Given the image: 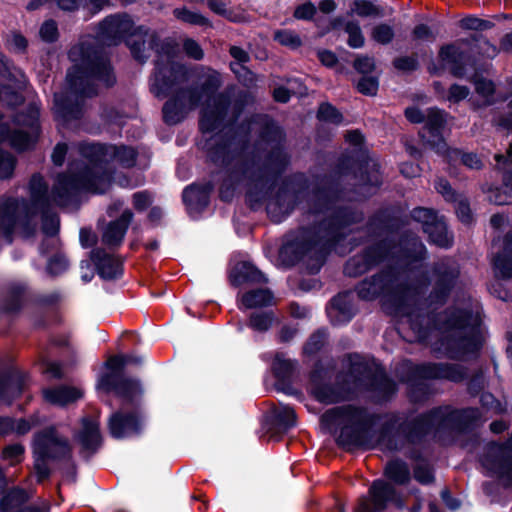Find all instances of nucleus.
Wrapping results in <instances>:
<instances>
[{"mask_svg":"<svg viewBox=\"0 0 512 512\" xmlns=\"http://www.w3.org/2000/svg\"><path fill=\"white\" fill-rule=\"evenodd\" d=\"M399 271L387 266L370 277H365L355 286V292L362 301L381 298L384 311L391 315L408 318L411 330L419 342H425L433 331H465L467 334L447 338L448 348L461 354H477L482 349L480 332L481 319L470 308L446 309L443 313L435 309L428 312L410 303L414 288L406 281L398 282Z\"/></svg>","mask_w":512,"mask_h":512,"instance_id":"f257e3e1","label":"nucleus"},{"mask_svg":"<svg viewBox=\"0 0 512 512\" xmlns=\"http://www.w3.org/2000/svg\"><path fill=\"white\" fill-rule=\"evenodd\" d=\"M96 82L106 88L117 83L110 55L101 47L82 45L80 59L68 68L66 88L54 94V118L63 126L84 116L85 101L98 95Z\"/></svg>","mask_w":512,"mask_h":512,"instance_id":"f03ea898","label":"nucleus"},{"mask_svg":"<svg viewBox=\"0 0 512 512\" xmlns=\"http://www.w3.org/2000/svg\"><path fill=\"white\" fill-rule=\"evenodd\" d=\"M79 152L85 160L70 162L52 187L53 200L60 207L71 204L82 192L104 194L111 185L112 174L107 168L110 144L81 143Z\"/></svg>","mask_w":512,"mask_h":512,"instance_id":"7ed1b4c3","label":"nucleus"},{"mask_svg":"<svg viewBox=\"0 0 512 512\" xmlns=\"http://www.w3.org/2000/svg\"><path fill=\"white\" fill-rule=\"evenodd\" d=\"M345 139L353 148L339 156L336 170L340 175H351L356 181L354 192L368 199L382 186L380 165L372 161L369 150L365 147V137L360 130L348 131Z\"/></svg>","mask_w":512,"mask_h":512,"instance_id":"20e7f679","label":"nucleus"},{"mask_svg":"<svg viewBox=\"0 0 512 512\" xmlns=\"http://www.w3.org/2000/svg\"><path fill=\"white\" fill-rule=\"evenodd\" d=\"M384 479H375L367 493L357 499L353 512H386L390 505L398 510L405 508V501L400 491L393 485H406L411 480L408 464L401 458L387 462L384 468Z\"/></svg>","mask_w":512,"mask_h":512,"instance_id":"39448f33","label":"nucleus"},{"mask_svg":"<svg viewBox=\"0 0 512 512\" xmlns=\"http://www.w3.org/2000/svg\"><path fill=\"white\" fill-rule=\"evenodd\" d=\"M340 418L343 419L344 424L335 440L337 446L345 451H350L352 448L368 447L380 416L369 412L364 407L349 405L327 410L321 416V422L332 424Z\"/></svg>","mask_w":512,"mask_h":512,"instance_id":"423d86ee","label":"nucleus"},{"mask_svg":"<svg viewBox=\"0 0 512 512\" xmlns=\"http://www.w3.org/2000/svg\"><path fill=\"white\" fill-rule=\"evenodd\" d=\"M323 245L322 235L318 234L312 224L301 226L284 235L279 258L285 267L292 268L309 256L313 263L307 268L311 275H315L320 272L330 253Z\"/></svg>","mask_w":512,"mask_h":512,"instance_id":"0eeeda50","label":"nucleus"},{"mask_svg":"<svg viewBox=\"0 0 512 512\" xmlns=\"http://www.w3.org/2000/svg\"><path fill=\"white\" fill-rule=\"evenodd\" d=\"M439 414L440 407H434L400 423L394 416L380 426L378 442L390 451H399L405 443H420L433 430L441 429Z\"/></svg>","mask_w":512,"mask_h":512,"instance_id":"6e6552de","label":"nucleus"},{"mask_svg":"<svg viewBox=\"0 0 512 512\" xmlns=\"http://www.w3.org/2000/svg\"><path fill=\"white\" fill-rule=\"evenodd\" d=\"M258 137L271 148L264 154L261 163L258 164V172L252 174V179L261 187L267 183L271 186L279 181L290 164V156L284 148L286 133L273 118H268L260 126Z\"/></svg>","mask_w":512,"mask_h":512,"instance_id":"1a4fd4ad","label":"nucleus"},{"mask_svg":"<svg viewBox=\"0 0 512 512\" xmlns=\"http://www.w3.org/2000/svg\"><path fill=\"white\" fill-rule=\"evenodd\" d=\"M310 188L311 181L304 172L283 177L265 201L270 220L275 224L285 221L306 199Z\"/></svg>","mask_w":512,"mask_h":512,"instance_id":"9d476101","label":"nucleus"},{"mask_svg":"<svg viewBox=\"0 0 512 512\" xmlns=\"http://www.w3.org/2000/svg\"><path fill=\"white\" fill-rule=\"evenodd\" d=\"M347 376L356 388L374 394L379 401L388 402L397 392L396 382L387 374L382 364L369 363L358 353L349 354Z\"/></svg>","mask_w":512,"mask_h":512,"instance_id":"9b49d317","label":"nucleus"},{"mask_svg":"<svg viewBox=\"0 0 512 512\" xmlns=\"http://www.w3.org/2000/svg\"><path fill=\"white\" fill-rule=\"evenodd\" d=\"M33 458L37 482L42 483L52 474L47 462L71 461L72 446L67 437L60 436L55 425H49L34 434Z\"/></svg>","mask_w":512,"mask_h":512,"instance_id":"f8f14e48","label":"nucleus"},{"mask_svg":"<svg viewBox=\"0 0 512 512\" xmlns=\"http://www.w3.org/2000/svg\"><path fill=\"white\" fill-rule=\"evenodd\" d=\"M329 213L320 221L312 223L319 235H322L323 246L331 251L337 244L343 241L347 233L346 229L352 225L364 221V213L349 205L333 206Z\"/></svg>","mask_w":512,"mask_h":512,"instance_id":"ddd939ff","label":"nucleus"},{"mask_svg":"<svg viewBox=\"0 0 512 512\" xmlns=\"http://www.w3.org/2000/svg\"><path fill=\"white\" fill-rule=\"evenodd\" d=\"M241 129L242 126L239 125H228L207 139L203 147L207 161L223 168L231 166L236 157L232 146L234 144L245 146L248 143V132L246 131L241 137Z\"/></svg>","mask_w":512,"mask_h":512,"instance_id":"4468645a","label":"nucleus"},{"mask_svg":"<svg viewBox=\"0 0 512 512\" xmlns=\"http://www.w3.org/2000/svg\"><path fill=\"white\" fill-rule=\"evenodd\" d=\"M337 170L333 173L320 174L315 176V184L309 193L311 198L308 201V209L312 215L327 213L335 203L342 200L345 188Z\"/></svg>","mask_w":512,"mask_h":512,"instance_id":"2eb2a0df","label":"nucleus"},{"mask_svg":"<svg viewBox=\"0 0 512 512\" xmlns=\"http://www.w3.org/2000/svg\"><path fill=\"white\" fill-rule=\"evenodd\" d=\"M226 169V176L223 180L229 181V183L239 186L243 180H247V189L245 193V202L249 208L253 211L258 210L265 204L267 197L274 190L277 182L273 185L267 183L261 187L256 180H253L252 174L258 172V165L255 169H249L247 162H241L232 167L228 166Z\"/></svg>","mask_w":512,"mask_h":512,"instance_id":"dca6fc26","label":"nucleus"},{"mask_svg":"<svg viewBox=\"0 0 512 512\" xmlns=\"http://www.w3.org/2000/svg\"><path fill=\"white\" fill-rule=\"evenodd\" d=\"M36 211L28 207V201L16 197H7L0 202V230L3 236L12 241L15 228L20 225L25 230L30 227Z\"/></svg>","mask_w":512,"mask_h":512,"instance_id":"f3484780","label":"nucleus"},{"mask_svg":"<svg viewBox=\"0 0 512 512\" xmlns=\"http://www.w3.org/2000/svg\"><path fill=\"white\" fill-rule=\"evenodd\" d=\"M152 91L158 98L168 97L174 88L188 81V68L175 60L155 59Z\"/></svg>","mask_w":512,"mask_h":512,"instance_id":"a211bd4d","label":"nucleus"},{"mask_svg":"<svg viewBox=\"0 0 512 512\" xmlns=\"http://www.w3.org/2000/svg\"><path fill=\"white\" fill-rule=\"evenodd\" d=\"M432 274L434 284L425 301L427 307H435L436 309L448 302L456 286L460 271L458 268L446 263H438L433 266Z\"/></svg>","mask_w":512,"mask_h":512,"instance_id":"6ab92c4d","label":"nucleus"},{"mask_svg":"<svg viewBox=\"0 0 512 512\" xmlns=\"http://www.w3.org/2000/svg\"><path fill=\"white\" fill-rule=\"evenodd\" d=\"M440 65L431 62L428 72L433 76H440L447 65H450V73L456 78H463L466 74V66L474 67L476 62L454 43L444 44L438 52Z\"/></svg>","mask_w":512,"mask_h":512,"instance_id":"aec40b11","label":"nucleus"},{"mask_svg":"<svg viewBox=\"0 0 512 512\" xmlns=\"http://www.w3.org/2000/svg\"><path fill=\"white\" fill-rule=\"evenodd\" d=\"M310 394L322 404H335L342 397L338 387L329 382V370L321 359H317L308 375Z\"/></svg>","mask_w":512,"mask_h":512,"instance_id":"412c9836","label":"nucleus"},{"mask_svg":"<svg viewBox=\"0 0 512 512\" xmlns=\"http://www.w3.org/2000/svg\"><path fill=\"white\" fill-rule=\"evenodd\" d=\"M116 375H102L98 381V388L106 393L114 392L117 397L122 399L124 405L132 407H141L140 398L143 389L140 380L128 378L124 375L115 380Z\"/></svg>","mask_w":512,"mask_h":512,"instance_id":"4be33fe9","label":"nucleus"},{"mask_svg":"<svg viewBox=\"0 0 512 512\" xmlns=\"http://www.w3.org/2000/svg\"><path fill=\"white\" fill-rule=\"evenodd\" d=\"M144 414L141 407H133L132 411H116L108 420L109 434L114 439L139 436L143 431Z\"/></svg>","mask_w":512,"mask_h":512,"instance_id":"5701e85b","label":"nucleus"},{"mask_svg":"<svg viewBox=\"0 0 512 512\" xmlns=\"http://www.w3.org/2000/svg\"><path fill=\"white\" fill-rule=\"evenodd\" d=\"M440 407L439 421L441 429H449L458 433H472L481 420L480 410L476 407H466L446 411Z\"/></svg>","mask_w":512,"mask_h":512,"instance_id":"b1692460","label":"nucleus"},{"mask_svg":"<svg viewBox=\"0 0 512 512\" xmlns=\"http://www.w3.org/2000/svg\"><path fill=\"white\" fill-rule=\"evenodd\" d=\"M74 440L80 445L79 455L89 462L102 448L103 436L98 420L84 416L81 418V429L74 434Z\"/></svg>","mask_w":512,"mask_h":512,"instance_id":"393cba45","label":"nucleus"},{"mask_svg":"<svg viewBox=\"0 0 512 512\" xmlns=\"http://www.w3.org/2000/svg\"><path fill=\"white\" fill-rule=\"evenodd\" d=\"M411 377L414 379H444L461 383L468 379V369L456 363H421L414 365Z\"/></svg>","mask_w":512,"mask_h":512,"instance_id":"a878e982","label":"nucleus"},{"mask_svg":"<svg viewBox=\"0 0 512 512\" xmlns=\"http://www.w3.org/2000/svg\"><path fill=\"white\" fill-rule=\"evenodd\" d=\"M200 112L198 127L203 134L215 132L224 125L231 106V98L227 93H218Z\"/></svg>","mask_w":512,"mask_h":512,"instance_id":"bb28decb","label":"nucleus"},{"mask_svg":"<svg viewBox=\"0 0 512 512\" xmlns=\"http://www.w3.org/2000/svg\"><path fill=\"white\" fill-rule=\"evenodd\" d=\"M214 189L215 184L212 180L203 183L193 182L183 189L182 201L192 219H199L209 207Z\"/></svg>","mask_w":512,"mask_h":512,"instance_id":"cd10ccee","label":"nucleus"},{"mask_svg":"<svg viewBox=\"0 0 512 512\" xmlns=\"http://www.w3.org/2000/svg\"><path fill=\"white\" fill-rule=\"evenodd\" d=\"M297 368V360L286 359L284 358V354L279 352L276 353L271 364L276 390L301 399L303 397L302 391L293 387V378Z\"/></svg>","mask_w":512,"mask_h":512,"instance_id":"c85d7f7f","label":"nucleus"},{"mask_svg":"<svg viewBox=\"0 0 512 512\" xmlns=\"http://www.w3.org/2000/svg\"><path fill=\"white\" fill-rule=\"evenodd\" d=\"M448 113L438 107H430L424 121L423 130L427 132L426 144L438 154H444L448 150L443 131L447 124Z\"/></svg>","mask_w":512,"mask_h":512,"instance_id":"c756f323","label":"nucleus"},{"mask_svg":"<svg viewBox=\"0 0 512 512\" xmlns=\"http://www.w3.org/2000/svg\"><path fill=\"white\" fill-rule=\"evenodd\" d=\"M137 27L127 14H115L105 17L99 24L100 35L110 44L122 43Z\"/></svg>","mask_w":512,"mask_h":512,"instance_id":"7c9ffc66","label":"nucleus"},{"mask_svg":"<svg viewBox=\"0 0 512 512\" xmlns=\"http://www.w3.org/2000/svg\"><path fill=\"white\" fill-rule=\"evenodd\" d=\"M427 257V249L421 238L412 231H404L398 243L397 260L404 267L422 262Z\"/></svg>","mask_w":512,"mask_h":512,"instance_id":"2f4dec72","label":"nucleus"},{"mask_svg":"<svg viewBox=\"0 0 512 512\" xmlns=\"http://www.w3.org/2000/svg\"><path fill=\"white\" fill-rule=\"evenodd\" d=\"M222 85L220 74L217 71L206 75L201 84H192L186 88H179L177 92L184 101L188 100L192 106H198L204 96L210 102L213 97L218 94V90Z\"/></svg>","mask_w":512,"mask_h":512,"instance_id":"473e14b6","label":"nucleus"},{"mask_svg":"<svg viewBox=\"0 0 512 512\" xmlns=\"http://www.w3.org/2000/svg\"><path fill=\"white\" fill-rule=\"evenodd\" d=\"M90 260L95 266L97 275L104 281H115L122 278L124 274L123 263L106 252L103 248H93L90 253Z\"/></svg>","mask_w":512,"mask_h":512,"instance_id":"72a5a7b5","label":"nucleus"},{"mask_svg":"<svg viewBox=\"0 0 512 512\" xmlns=\"http://www.w3.org/2000/svg\"><path fill=\"white\" fill-rule=\"evenodd\" d=\"M407 225V221L388 209H380L369 216L365 227L370 235L393 234Z\"/></svg>","mask_w":512,"mask_h":512,"instance_id":"f704fd0d","label":"nucleus"},{"mask_svg":"<svg viewBox=\"0 0 512 512\" xmlns=\"http://www.w3.org/2000/svg\"><path fill=\"white\" fill-rule=\"evenodd\" d=\"M24 375L14 367L0 369V401L11 404L24 390Z\"/></svg>","mask_w":512,"mask_h":512,"instance_id":"c9c22d12","label":"nucleus"},{"mask_svg":"<svg viewBox=\"0 0 512 512\" xmlns=\"http://www.w3.org/2000/svg\"><path fill=\"white\" fill-rule=\"evenodd\" d=\"M228 280L232 287L238 288L245 284H265V274L250 261H238L228 272Z\"/></svg>","mask_w":512,"mask_h":512,"instance_id":"e433bc0d","label":"nucleus"},{"mask_svg":"<svg viewBox=\"0 0 512 512\" xmlns=\"http://www.w3.org/2000/svg\"><path fill=\"white\" fill-rule=\"evenodd\" d=\"M133 217V212L127 208L118 218L110 221L103 231L102 242L109 248L121 246Z\"/></svg>","mask_w":512,"mask_h":512,"instance_id":"4c0bfd02","label":"nucleus"},{"mask_svg":"<svg viewBox=\"0 0 512 512\" xmlns=\"http://www.w3.org/2000/svg\"><path fill=\"white\" fill-rule=\"evenodd\" d=\"M42 396L45 402L64 408L76 403L84 396V393L81 389L74 386L59 385L43 389Z\"/></svg>","mask_w":512,"mask_h":512,"instance_id":"58836bf2","label":"nucleus"},{"mask_svg":"<svg viewBox=\"0 0 512 512\" xmlns=\"http://www.w3.org/2000/svg\"><path fill=\"white\" fill-rule=\"evenodd\" d=\"M27 285L24 283H11L8 285L5 294L0 300V314L17 315L25 305L24 297L27 292Z\"/></svg>","mask_w":512,"mask_h":512,"instance_id":"ea45409f","label":"nucleus"},{"mask_svg":"<svg viewBox=\"0 0 512 512\" xmlns=\"http://www.w3.org/2000/svg\"><path fill=\"white\" fill-rule=\"evenodd\" d=\"M482 466L498 478L506 481V486H512V455H495L484 453L481 458Z\"/></svg>","mask_w":512,"mask_h":512,"instance_id":"a19ab883","label":"nucleus"},{"mask_svg":"<svg viewBox=\"0 0 512 512\" xmlns=\"http://www.w3.org/2000/svg\"><path fill=\"white\" fill-rule=\"evenodd\" d=\"M495 276L502 280L512 279V229L503 238V247L493 258Z\"/></svg>","mask_w":512,"mask_h":512,"instance_id":"79ce46f5","label":"nucleus"},{"mask_svg":"<svg viewBox=\"0 0 512 512\" xmlns=\"http://www.w3.org/2000/svg\"><path fill=\"white\" fill-rule=\"evenodd\" d=\"M297 416L294 409L285 405L281 409H275L265 417L264 425L269 432L287 433L296 426Z\"/></svg>","mask_w":512,"mask_h":512,"instance_id":"37998d69","label":"nucleus"},{"mask_svg":"<svg viewBox=\"0 0 512 512\" xmlns=\"http://www.w3.org/2000/svg\"><path fill=\"white\" fill-rule=\"evenodd\" d=\"M30 202L28 207L37 212V209L51 207L49 187L40 173H34L29 182Z\"/></svg>","mask_w":512,"mask_h":512,"instance_id":"c03bdc74","label":"nucleus"},{"mask_svg":"<svg viewBox=\"0 0 512 512\" xmlns=\"http://www.w3.org/2000/svg\"><path fill=\"white\" fill-rule=\"evenodd\" d=\"M149 32V27L137 25L133 32L123 41L129 48L132 58L140 64L146 63L149 58V54L146 53Z\"/></svg>","mask_w":512,"mask_h":512,"instance_id":"a18cd8bd","label":"nucleus"},{"mask_svg":"<svg viewBox=\"0 0 512 512\" xmlns=\"http://www.w3.org/2000/svg\"><path fill=\"white\" fill-rule=\"evenodd\" d=\"M394 247L395 243L392 239L384 238L366 246L360 254L366 265H368V268L374 269L388 258Z\"/></svg>","mask_w":512,"mask_h":512,"instance_id":"49530a36","label":"nucleus"},{"mask_svg":"<svg viewBox=\"0 0 512 512\" xmlns=\"http://www.w3.org/2000/svg\"><path fill=\"white\" fill-rule=\"evenodd\" d=\"M186 104L176 91L162 107L163 122L169 126L182 122L186 117Z\"/></svg>","mask_w":512,"mask_h":512,"instance_id":"de8ad7c7","label":"nucleus"},{"mask_svg":"<svg viewBox=\"0 0 512 512\" xmlns=\"http://www.w3.org/2000/svg\"><path fill=\"white\" fill-rule=\"evenodd\" d=\"M274 295L268 288H257L245 292L240 298L239 309H257L272 306Z\"/></svg>","mask_w":512,"mask_h":512,"instance_id":"09e8293b","label":"nucleus"},{"mask_svg":"<svg viewBox=\"0 0 512 512\" xmlns=\"http://www.w3.org/2000/svg\"><path fill=\"white\" fill-rule=\"evenodd\" d=\"M423 232L427 234L428 241L440 248H450L453 245V236H449L448 227L443 217L437 218Z\"/></svg>","mask_w":512,"mask_h":512,"instance_id":"8fccbe9b","label":"nucleus"},{"mask_svg":"<svg viewBox=\"0 0 512 512\" xmlns=\"http://www.w3.org/2000/svg\"><path fill=\"white\" fill-rule=\"evenodd\" d=\"M329 303L340 315L341 319H339L338 322L342 324L349 323L356 315L353 302L350 298V292L348 291L339 292L331 298Z\"/></svg>","mask_w":512,"mask_h":512,"instance_id":"3c124183","label":"nucleus"},{"mask_svg":"<svg viewBox=\"0 0 512 512\" xmlns=\"http://www.w3.org/2000/svg\"><path fill=\"white\" fill-rule=\"evenodd\" d=\"M277 322V316L273 310L256 311L250 313L247 326L259 333L269 331Z\"/></svg>","mask_w":512,"mask_h":512,"instance_id":"603ef678","label":"nucleus"},{"mask_svg":"<svg viewBox=\"0 0 512 512\" xmlns=\"http://www.w3.org/2000/svg\"><path fill=\"white\" fill-rule=\"evenodd\" d=\"M490 198L496 205L512 204V170L503 172L502 183L491 190Z\"/></svg>","mask_w":512,"mask_h":512,"instance_id":"864d4df0","label":"nucleus"},{"mask_svg":"<svg viewBox=\"0 0 512 512\" xmlns=\"http://www.w3.org/2000/svg\"><path fill=\"white\" fill-rule=\"evenodd\" d=\"M461 41L466 45H471L473 50L485 58L493 59L498 54V48L481 33H473L468 39Z\"/></svg>","mask_w":512,"mask_h":512,"instance_id":"5fc2aeb1","label":"nucleus"},{"mask_svg":"<svg viewBox=\"0 0 512 512\" xmlns=\"http://www.w3.org/2000/svg\"><path fill=\"white\" fill-rule=\"evenodd\" d=\"M414 369V365L411 366L406 375V382L408 383L409 398L412 402L418 403L425 401L429 398L430 388L427 383L424 382V378H412L411 372Z\"/></svg>","mask_w":512,"mask_h":512,"instance_id":"6e6d98bb","label":"nucleus"},{"mask_svg":"<svg viewBox=\"0 0 512 512\" xmlns=\"http://www.w3.org/2000/svg\"><path fill=\"white\" fill-rule=\"evenodd\" d=\"M137 157L138 152L131 146L110 144V161L115 160L121 166L131 168L135 166Z\"/></svg>","mask_w":512,"mask_h":512,"instance_id":"4d7b16f0","label":"nucleus"},{"mask_svg":"<svg viewBox=\"0 0 512 512\" xmlns=\"http://www.w3.org/2000/svg\"><path fill=\"white\" fill-rule=\"evenodd\" d=\"M28 500L29 495L24 488L13 487L0 499V512H13L15 506H24Z\"/></svg>","mask_w":512,"mask_h":512,"instance_id":"13d9d810","label":"nucleus"},{"mask_svg":"<svg viewBox=\"0 0 512 512\" xmlns=\"http://www.w3.org/2000/svg\"><path fill=\"white\" fill-rule=\"evenodd\" d=\"M39 134L29 133L25 130L15 129L10 133L9 141L12 148L18 152H25L32 149L38 139Z\"/></svg>","mask_w":512,"mask_h":512,"instance_id":"bf43d9fd","label":"nucleus"},{"mask_svg":"<svg viewBox=\"0 0 512 512\" xmlns=\"http://www.w3.org/2000/svg\"><path fill=\"white\" fill-rule=\"evenodd\" d=\"M174 16L187 24L200 26V27H209L212 28L213 24L209 18L202 15L199 12H194L188 9L187 7L176 8L174 10Z\"/></svg>","mask_w":512,"mask_h":512,"instance_id":"052dcab7","label":"nucleus"},{"mask_svg":"<svg viewBox=\"0 0 512 512\" xmlns=\"http://www.w3.org/2000/svg\"><path fill=\"white\" fill-rule=\"evenodd\" d=\"M20 126L28 127L33 133L40 134L39 110L30 105L25 111L18 113L14 119Z\"/></svg>","mask_w":512,"mask_h":512,"instance_id":"680f3d73","label":"nucleus"},{"mask_svg":"<svg viewBox=\"0 0 512 512\" xmlns=\"http://www.w3.org/2000/svg\"><path fill=\"white\" fill-rule=\"evenodd\" d=\"M470 81L475 86V91L478 95L484 98H492L495 94L496 87L492 80L485 78L478 68L475 67V71L470 77Z\"/></svg>","mask_w":512,"mask_h":512,"instance_id":"e2e57ef3","label":"nucleus"},{"mask_svg":"<svg viewBox=\"0 0 512 512\" xmlns=\"http://www.w3.org/2000/svg\"><path fill=\"white\" fill-rule=\"evenodd\" d=\"M327 338V332L324 328L315 330L303 345V354L306 356L316 355L322 350Z\"/></svg>","mask_w":512,"mask_h":512,"instance_id":"0e129e2a","label":"nucleus"},{"mask_svg":"<svg viewBox=\"0 0 512 512\" xmlns=\"http://www.w3.org/2000/svg\"><path fill=\"white\" fill-rule=\"evenodd\" d=\"M316 118L320 122H326L334 125H339L343 122V114L331 103L322 102L320 103Z\"/></svg>","mask_w":512,"mask_h":512,"instance_id":"69168bd1","label":"nucleus"},{"mask_svg":"<svg viewBox=\"0 0 512 512\" xmlns=\"http://www.w3.org/2000/svg\"><path fill=\"white\" fill-rule=\"evenodd\" d=\"M42 216V232L48 237H54L59 233L60 220L56 213L52 212L51 207L47 209H37Z\"/></svg>","mask_w":512,"mask_h":512,"instance_id":"338daca9","label":"nucleus"},{"mask_svg":"<svg viewBox=\"0 0 512 512\" xmlns=\"http://www.w3.org/2000/svg\"><path fill=\"white\" fill-rule=\"evenodd\" d=\"M273 39L280 45L288 47L291 50H297L302 46L301 37L290 29H280L275 31Z\"/></svg>","mask_w":512,"mask_h":512,"instance_id":"774afa93","label":"nucleus"}]
</instances>
